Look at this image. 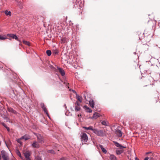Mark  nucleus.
Masks as SVG:
<instances>
[{"label": "nucleus", "instance_id": "f257e3e1", "mask_svg": "<svg viewBox=\"0 0 160 160\" xmlns=\"http://www.w3.org/2000/svg\"><path fill=\"white\" fill-rule=\"evenodd\" d=\"M82 142H86L88 140V138L87 134L84 132H82L80 134Z\"/></svg>", "mask_w": 160, "mask_h": 160}, {"label": "nucleus", "instance_id": "f03ea898", "mask_svg": "<svg viewBox=\"0 0 160 160\" xmlns=\"http://www.w3.org/2000/svg\"><path fill=\"white\" fill-rule=\"evenodd\" d=\"M34 133L36 136L38 142L39 143H41V144L44 143V138L42 136L39 134L36 133Z\"/></svg>", "mask_w": 160, "mask_h": 160}, {"label": "nucleus", "instance_id": "7ed1b4c3", "mask_svg": "<svg viewBox=\"0 0 160 160\" xmlns=\"http://www.w3.org/2000/svg\"><path fill=\"white\" fill-rule=\"evenodd\" d=\"M93 132L98 136H102L105 134V131L98 130L97 129H94Z\"/></svg>", "mask_w": 160, "mask_h": 160}, {"label": "nucleus", "instance_id": "20e7f679", "mask_svg": "<svg viewBox=\"0 0 160 160\" xmlns=\"http://www.w3.org/2000/svg\"><path fill=\"white\" fill-rule=\"evenodd\" d=\"M1 154L3 160H9V158L8 154L4 150H2L1 151Z\"/></svg>", "mask_w": 160, "mask_h": 160}, {"label": "nucleus", "instance_id": "39448f33", "mask_svg": "<svg viewBox=\"0 0 160 160\" xmlns=\"http://www.w3.org/2000/svg\"><path fill=\"white\" fill-rule=\"evenodd\" d=\"M75 111L76 112H78L80 111L81 109L80 108V103L78 102V101H77L75 104Z\"/></svg>", "mask_w": 160, "mask_h": 160}, {"label": "nucleus", "instance_id": "423d86ee", "mask_svg": "<svg viewBox=\"0 0 160 160\" xmlns=\"http://www.w3.org/2000/svg\"><path fill=\"white\" fill-rule=\"evenodd\" d=\"M83 97L84 99L87 101H88L91 99V95L87 92H84Z\"/></svg>", "mask_w": 160, "mask_h": 160}, {"label": "nucleus", "instance_id": "0eeeda50", "mask_svg": "<svg viewBox=\"0 0 160 160\" xmlns=\"http://www.w3.org/2000/svg\"><path fill=\"white\" fill-rule=\"evenodd\" d=\"M39 142L36 141H34L32 143L31 146L34 148H38L40 147Z\"/></svg>", "mask_w": 160, "mask_h": 160}, {"label": "nucleus", "instance_id": "6e6552de", "mask_svg": "<svg viewBox=\"0 0 160 160\" xmlns=\"http://www.w3.org/2000/svg\"><path fill=\"white\" fill-rule=\"evenodd\" d=\"M113 142L114 143V144L116 147H118L119 148L121 149L122 148H126L125 147L122 146L121 144H120L119 143H118L114 141Z\"/></svg>", "mask_w": 160, "mask_h": 160}, {"label": "nucleus", "instance_id": "1a4fd4ad", "mask_svg": "<svg viewBox=\"0 0 160 160\" xmlns=\"http://www.w3.org/2000/svg\"><path fill=\"white\" fill-rule=\"evenodd\" d=\"M115 133L117 136L119 137H121L122 136V133L119 130H116Z\"/></svg>", "mask_w": 160, "mask_h": 160}, {"label": "nucleus", "instance_id": "9d476101", "mask_svg": "<svg viewBox=\"0 0 160 160\" xmlns=\"http://www.w3.org/2000/svg\"><path fill=\"white\" fill-rule=\"evenodd\" d=\"M41 108H42V109H43L44 112L46 113V114H48V110L45 106L44 104L43 103H41Z\"/></svg>", "mask_w": 160, "mask_h": 160}, {"label": "nucleus", "instance_id": "9b49d317", "mask_svg": "<svg viewBox=\"0 0 160 160\" xmlns=\"http://www.w3.org/2000/svg\"><path fill=\"white\" fill-rule=\"evenodd\" d=\"M101 115L99 113L95 112L93 114L92 118L94 119H96L98 118Z\"/></svg>", "mask_w": 160, "mask_h": 160}, {"label": "nucleus", "instance_id": "f8f14e48", "mask_svg": "<svg viewBox=\"0 0 160 160\" xmlns=\"http://www.w3.org/2000/svg\"><path fill=\"white\" fill-rule=\"evenodd\" d=\"M24 156L26 158H29L30 156V152L29 151H27L24 152Z\"/></svg>", "mask_w": 160, "mask_h": 160}, {"label": "nucleus", "instance_id": "ddd939ff", "mask_svg": "<svg viewBox=\"0 0 160 160\" xmlns=\"http://www.w3.org/2000/svg\"><path fill=\"white\" fill-rule=\"evenodd\" d=\"M58 70L62 76H63L65 75V73L64 71V70L62 68H58Z\"/></svg>", "mask_w": 160, "mask_h": 160}, {"label": "nucleus", "instance_id": "4468645a", "mask_svg": "<svg viewBox=\"0 0 160 160\" xmlns=\"http://www.w3.org/2000/svg\"><path fill=\"white\" fill-rule=\"evenodd\" d=\"M30 138V137L29 136L25 135L24 136L22 137L21 138H20V140H22V139H24L25 140H27Z\"/></svg>", "mask_w": 160, "mask_h": 160}, {"label": "nucleus", "instance_id": "2eb2a0df", "mask_svg": "<svg viewBox=\"0 0 160 160\" xmlns=\"http://www.w3.org/2000/svg\"><path fill=\"white\" fill-rule=\"evenodd\" d=\"M88 102H89V104L90 106L92 108H93L94 106V103L93 100L91 99Z\"/></svg>", "mask_w": 160, "mask_h": 160}, {"label": "nucleus", "instance_id": "dca6fc26", "mask_svg": "<svg viewBox=\"0 0 160 160\" xmlns=\"http://www.w3.org/2000/svg\"><path fill=\"white\" fill-rule=\"evenodd\" d=\"M83 128H85L86 130H91L93 132V130H94L92 126H90L88 127H83Z\"/></svg>", "mask_w": 160, "mask_h": 160}, {"label": "nucleus", "instance_id": "f3484780", "mask_svg": "<svg viewBox=\"0 0 160 160\" xmlns=\"http://www.w3.org/2000/svg\"><path fill=\"white\" fill-rule=\"evenodd\" d=\"M110 158L111 160H117L116 157L113 155H110Z\"/></svg>", "mask_w": 160, "mask_h": 160}, {"label": "nucleus", "instance_id": "a211bd4d", "mask_svg": "<svg viewBox=\"0 0 160 160\" xmlns=\"http://www.w3.org/2000/svg\"><path fill=\"white\" fill-rule=\"evenodd\" d=\"M8 110L9 112H11L14 113H15L16 112L12 108H8Z\"/></svg>", "mask_w": 160, "mask_h": 160}, {"label": "nucleus", "instance_id": "6ab92c4d", "mask_svg": "<svg viewBox=\"0 0 160 160\" xmlns=\"http://www.w3.org/2000/svg\"><path fill=\"white\" fill-rule=\"evenodd\" d=\"M123 152L122 150H117L116 151V154L118 155H120Z\"/></svg>", "mask_w": 160, "mask_h": 160}, {"label": "nucleus", "instance_id": "aec40b11", "mask_svg": "<svg viewBox=\"0 0 160 160\" xmlns=\"http://www.w3.org/2000/svg\"><path fill=\"white\" fill-rule=\"evenodd\" d=\"M100 147L101 148L102 152L103 153H106V152H107L106 150L103 147L102 145H100Z\"/></svg>", "mask_w": 160, "mask_h": 160}, {"label": "nucleus", "instance_id": "412c9836", "mask_svg": "<svg viewBox=\"0 0 160 160\" xmlns=\"http://www.w3.org/2000/svg\"><path fill=\"white\" fill-rule=\"evenodd\" d=\"M7 38L6 35H0V40H4Z\"/></svg>", "mask_w": 160, "mask_h": 160}, {"label": "nucleus", "instance_id": "4be33fe9", "mask_svg": "<svg viewBox=\"0 0 160 160\" xmlns=\"http://www.w3.org/2000/svg\"><path fill=\"white\" fill-rule=\"evenodd\" d=\"M22 42H23V43L24 44H25V45H27L28 46H30V43L28 42V41H26L25 40H23Z\"/></svg>", "mask_w": 160, "mask_h": 160}, {"label": "nucleus", "instance_id": "5701e85b", "mask_svg": "<svg viewBox=\"0 0 160 160\" xmlns=\"http://www.w3.org/2000/svg\"><path fill=\"white\" fill-rule=\"evenodd\" d=\"M86 108V111L87 112H92V110L88 107H85Z\"/></svg>", "mask_w": 160, "mask_h": 160}, {"label": "nucleus", "instance_id": "b1692460", "mask_svg": "<svg viewBox=\"0 0 160 160\" xmlns=\"http://www.w3.org/2000/svg\"><path fill=\"white\" fill-rule=\"evenodd\" d=\"M81 98L79 95H77V99H78V101H79L80 103L82 102V100L81 99Z\"/></svg>", "mask_w": 160, "mask_h": 160}, {"label": "nucleus", "instance_id": "393cba45", "mask_svg": "<svg viewBox=\"0 0 160 160\" xmlns=\"http://www.w3.org/2000/svg\"><path fill=\"white\" fill-rule=\"evenodd\" d=\"M5 13L6 15L11 16V12H10V11L8 12V10H6L5 11Z\"/></svg>", "mask_w": 160, "mask_h": 160}, {"label": "nucleus", "instance_id": "a878e982", "mask_svg": "<svg viewBox=\"0 0 160 160\" xmlns=\"http://www.w3.org/2000/svg\"><path fill=\"white\" fill-rule=\"evenodd\" d=\"M46 53L47 54V55L49 56L51 55V51L50 50H47L46 51Z\"/></svg>", "mask_w": 160, "mask_h": 160}, {"label": "nucleus", "instance_id": "bb28decb", "mask_svg": "<svg viewBox=\"0 0 160 160\" xmlns=\"http://www.w3.org/2000/svg\"><path fill=\"white\" fill-rule=\"evenodd\" d=\"M12 35V38L15 39L17 40H18V38L16 35L13 34V35Z\"/></svg>", "mask_w": 160, "mask_h": 160}, {"label": "nucleus", "instance_id": "cd10ccee", "mask_svg": "<svg viewBox=\"0 0 160 160\" xmlns=\"http://www.w3.org/2000/svg\"><path fill=\"white\" fill-rule=\"evenodd\" d=\"M102 125L105 126H108L107 125L106 122L105 121H103L102 122Z\"/></svg>", "mask_w": 160, "mask_h": 160}, {"label": "nucleus", "instance_id": "c85d7f7f", "mask_svg": "<svg viewBox=\"0 0 160 160\" xmlns=\"http://www.w3.org/2000/svg\"><path fill=\"white\" fill-rule=\"evenodd\" d=\"M35 160H42L41 157L39 156H37L35 158Z\"/></svg>", "mask_w": 160, "mask_h": 160}, {"label": "nucleus", "instance_id": "c756f323", "mask_svg": "<svg viewBox=\"0 0 160 160\" xmlns=\"http://www.w3.org/2000/svg\"><path fill=\"white\" fill-rule=\"evenodd\" d=\"M17 153L19 157H21V155L20 153V152L18 150L17 151Z\"/></svg>", "mask_w": 160, "mask_h": 160}, {"label": "nucleus", "instance_id": "7c9ffc66", "mask_svg": "<svg viewBox=\"0 0 160 160\" xmlns=\"http://www.w3.org/2000/svg\"><path fill=\"white\" fill-rule=\"evenodd\" d=\"M48 152L51 153H54V151L52 150H49L48 151Z\"/></svg>", "mask_w": 160, "mask_h": 160}, {"label": "nucleus", "instance_id": "2f4dec72", "mask_svg": "<svg viewBox=\"0 0 160 160\" xmlns=\"http://www.w3.org/2000/svg\"><path fill=\"white\" fill-rule=\"evenodd\" d=\"M53 53L55 55L57 54L58 53V51L57 50H55L53 52Z\"/></svg>", "mask_w": 160, "mask_h": 160}, {"label": "nucleus", "instance_id": "473e14b6", "mask_svg": "<svg viewBox=\"0 0 160 160\" xmlns=\"http://www.w3.org/2000/svg\"><path fill=\"white\" fill-rule=\"evenodd\" d=\"M13 34H8L7 35L8 37L12 38V35H13Z\"/></svg>", "mask_w": 160, "mask_h": 160}, {"label": "nucleus", "instance_id": "72a5a7b5", "mask_svg": "<svg viewBox=\"0 0 160 160\" xmlns=\"http://www.w3.org/2000/svg\"><path fill=\"white\" fill-rule=\"evenodd\" d=\"M1 124L3 126H4L5 128H6V127H7V125L3 122H2L1 123Z\"/></svg>", "mask_w": 160, "mask_h": 160}, {"label": "nucleus", "instance_id": "f704fd0d", "mask_svg": "<svg viewBox=\"0 0 160 160\" xmlns=\"http://www.w3.org/2000/svg\"><path fill=\"white\" fill-rule=\"evenodd\" d=\"M6 129H7V130H8V132L9 131L10 129H9V128L8 127H6Z\"/></svg>", "mask_w": 160, "mask_h": 160}, {"label": "nucleus", "instance_id": "c9c22d12", "mask_svg": "<svg viewBox=\"0 0 160 160\" xmlns=\"http://www.w3.org/2000/svg\"><path fill=\"white\" fill-rule=\"evenodd\" d=\"M149 158L148 157H146L144 159V160H148Z\"/></svg>", "mask_w": 160, "mask_h": 160}, {"label": "nucleus", "instance_id": "e433bc0d", "mask_svg": "<svg viewBox=\"0 0 160 160\" xmlns=\"http://www.w3.org/2000/svg\"><path fill=\"white\" fill-rule=\"evenodd\" d=\"M72 91L73 92H74V93H76V92L75 90H72Z\"/></svg>", "mask_w": 160, "mask_h": 160}, {"label": "nucleus", "instance_id": "4c0bfd02", "mask_svg": "<svg viewBox=\"0 0 160 160\" xmlns=\"http://www.w3.org/2000/svg\"><path fill=\"white\" fill-rule=\"evenodd\" d=\"M26 160H31L30 158H26Z\"/></svg>", "mask_w": 160, "mask_h": 160}, {"label": "nucleus", "instance_id": "58836bf2", "mask_svg": "<svg viewBox=\"0 0 160 160\" xmlns=\"http://www.w3.org/2000/svg\"><path fill=\"white\" fill-rule=\"evenodd\" d=\"M135 160H139L137 158H135Z\"/></svg>", "mask_w": 160, "mask_h": 160}, {"label": "nucleus", "instance_id": "ea45409f", "mask_svg": "<svg viewBox=\"0 0 160 160\" xmlns=\"http://www.w3.org/2000/svg\"><path fill=\"white\" fill-rule=\"evenodd\" d=\"M20 8H22V5L21 6H20Z\"/></svg>", "mask_w": 160, "mask_h": 160}, {"label": "nucleus", "instance_id": "a19ab883", "mask_svg": "<svg viewBox=\"0 0 160 160\" xmlns=\"http://www.w3.org/2000/svg\"><path fill=\"white\" fill-rule=\"evenodd\" d=\"M19 140H18L17 141L19 143H20V142H19Z\"/></svg>", "mask_w": 160, "mask_h": 160}, {"label": "nucleus", "instance_id": "79ce46f5", "mask_svg": "<svg viewBox=\"0 0 160 160\" xmlns=\"http://www.w3.org/2000/svg\"><path fill=\"white\" fill-rule=\"evenodd\" d=\"M6 118L7 119V120H8V117H6Z\"/></svg>", "mask_w": 160, "mask_h": 160}, {"label": "nucleus", "instance_id": "37998d69", "mask_svg": "<svg viewBox=\"0 0 160 160\" xmlns=\"http://www.w3.org/2000/svg\"><path fill=\"white\" fill-rule=\"evenodd\" d=\"M62 42L63 43H64V41H63V40H62Z\"/></svg>", "mask_w": 160, "mask_h": 160}, {"label": "nucleus", "instance_id": "c03bdc74", "mask_svg": "<svg viewBox=\"0 0 160 160\" xmlns=\"http://www.w3.org/2000/svg\"><path fill=\"white\" fill-rule=\"evenodd\" d=\"M150 153V152H148L147 153L148 154V153Z\"/></svg>", "mask_w": 160, "mask_h": 160}]
</instances>
